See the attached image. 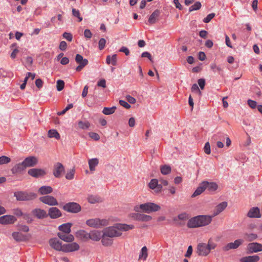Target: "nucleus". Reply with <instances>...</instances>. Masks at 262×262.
<instances>
[{
  "mask_svg": "<svg viewBox=\"0 0 262 262\" xmlns=\"http://www.w3.org/2000/svg\"><path fill=\"white\" fill-rule=\"evenodd\" d=\"M135 228L133 225L126 224H116L113 226L104 228L103 230L104 235L111 238L119 237L122 235V231H127Z\"/></svg>",
  "mask_w": 262,
  "mask_h": 262,
  "instance_id": "obj_1",
  "label": "nucleus"
},
{
  "mask_svg": "<svg viewBox=\"0 0 262 262\" xmlns=\"http://www.w3.org/2000/svg\"><path fill=\"white\" fill-rule=\"evenodd\" d=\"M14 196L17 201H28L34 200L37 197V194L34 192H28L24 191H16L14 193Z\"/></svg>",
  "mask_w": 262,
  "mask_h": 262,
  "instance_id": "obj_2",
  "label": "nucleus"
},
{
  "mask_svg": "<svg viewBox=\"0 0 262 262\" xmlns=\"http://www.w3.org/2000/svg\"><path fill=\"white\" fill-rule=\"evenodd\" d=\"M138 208L141 209L143 212L147 213L157 211L161 208L159 205L155 203L150 202L142 204L139 206V207L136 206L135 207L136 211H139Z\"/></svg>",
  "mask_w": 262,
  "mask_h": 262,
  "instance_id": "obj_3",
  "label": "nucleus"
},
{
  "mask_svg": "<svg viewBox=\"0 0 262 262\" xmlns=\"http://www.w3.org/2000/svg\"><path fill=\"white\" fill-rule=\"evenodd\" d=\"M86 224L88 226L94 228H101L108 225L109 221L106 219L95 218L88 220L86 221Z\"/></svg>",
  "mask_w": 262,
  "mask_h": 262,
  "instance_id": "obj_4",
  "label": "nucleus"
},
{
  "mask_svg": "<svg viewBox=\"0 0 262 262\" xmlns=\"http://www.w3.org/2000/svg\"><path fill=\"white\" fill-rule=\"evenodd\" d=\"M62 209L68 212L77 213L81 211V207L79 204L73 202L65 204Z\"/></svg>",
  "mask_w": 262,
  "mask_h": 262,
  "instance_id": "obj_5",
  "label": "nucleus"
},
{
  "mask_svg": "<svg viewBox=\"0 0 262 262\" xmlns=\"http://www.w3.org/2000/svg\"><path fill=\"white\" fill-rule=\"evenodd\" d=\"M75 61L76 63L78 64V66L76 68V70L77 72L80 71L89 63L88 60L83 58V57L79 54L76 55Z\"/></svg>",
  "mask_w": 262,
  "mask_h": 262,
  "instance_id": "obj_6",
  "label": "nucleus"
},
{
  "mask_svg": "<svg viewBox=\"0 0 262 262\" xmlns=\"http://www.w3.org/2000/svg\"><path fill=\"white\" fill-rule=\"evenodd\" d=\"M79 249L80 246L77 243L72 242L63 245L62 252L66 253L72 252L77 251Z\"/></svg>",
  "mask_w": 262,
  "mask_h": 262,
  "instance_id": "obj_7",
  "label": "nucleus"
},
{
  "mask_svg": "<svg viewBox=\"0 0 262 262\" xmlns=\"http://www.w3.org/2000/svg\"><path fill=\"white\" fill-rule=\"evenodd\" d=\"M247 250L248 253L261 252L262 251V244L257 242L250 243L248 244Z\"/></svg>",
  "mask_w": 262,
  "mask_h": 262,
  "instance_id": "obj_8",
  "label": "nucleus"
},
{
  "mask_svg": "<svg viewBox=\"0 0 262 262\" xmlns=\"http://www.w3.org/2000/svg\"><path fill=\"white\" fill-rule=\"evenodd\" d=\"M28 173L33 178H38L45 176L46 172L44 169L41 168H31L28 170Z\"/></svg>",
  "mask_w": 262,
  "mask_h": 262,
  "instance_id": "obj_9",
  "label": "nucleus"
},
{
  "mask_svg": "<svg viewBox=\"0 0 262 262\" xmlns=\"http://www.w3.org/2000/svg\"><path fill=\"white\" fill-rule=\"evenodd\" d=\"M26 168L35 166L38 163V159L35 156H29L23 161Z\"/></svg>",
  "mask_w": 262,
  "mask_h": 262,
  "instance_id": "obj_10",
  "label": "nucleus"
},
{
  "mask_svg": "<svg viewBox=\"0 0 262 262\" xmlns=\"http://www.w3.org/2000/svg\"><path fill=\"white\" fill-rule=\"evenodd\" d=\"M39 200L43 203L50 206H56L58 205L57 200L51 195L41 196L39 198Z\"/></svg>",
  "mask_w": 262,
  "mask_h": 262,
  "instance_id": "obj_11",
  "label": "nucleus"
},
{
  "mask_svg": "<svg viewBox=\"0 0 262 262\" xmlns=\"http://www.w3.org/2000/svg\"><path fill=\"white\" fill-rule=\"evenodd\" d=\"M64 172V167L61 163L57 162L54 164L53 173L55 178H60Z\"/></svg>",
  "mask_w": 262,
  "mask_h": 262,
  "instance_id": "obj_12",
  "label": "nucleus"
},
{
  "mask_svg": "<svg viewBox=\"0 0 262 262\" xmlns=\"http://www.w3.org/2000/svg\"><path fill=\"white\" fill-rule=\"evenodd\" d=\"M208 247L205 243H199L196 248V253L200 256H207L210 252Z\"/></svg>",
  "mask_w": 262,
  "mask_h": 262,
  "instance_id": "obj_13",
  "label": "nucleus"
},
{
  "mask_svg": "<svg viewBox=\"0 0 262 262\" xmlns=\"http://www.w3.org/2000/svg\"><path fill=\"white\" fill-rule=\"evenodd\" d=\"M16 220V218L13 215H5L0 217V224L2 225L12 224Z\"/></svg>",
  "mask_w": 262,
  "mask_h": 262,
  "instance_id": "obj_14",
  "label": "nucleus"
},
{
  "mask_svg": "<svg viewBox=\"0 0 262 262\" xmlns=\"http://www.w3.org/2000/svg\"><path fill=\"white\" fill-rule=\"evenodd\" d=\"M243 240L242 239H238L235 240L233 243H229L223 248L224 251H229L230 249H237L243 243Z\"/></svg>",
  "mask_w": 262,
  "mask_h": 262,
  "instance_id": "obj_15",
  "label": "nucleus"
},
{
  "mask_svg": "<svg viewBox=\"0 0 262 262\" xmlns=\"http://www.w3.org/2000/svg\"><path fill=\"white\" fill-rule=\"evenodd\" d=\"M52 219H56L61 216L62 213L60 210L57 207H54L49 208L48 216Z\"/></svg>",
  "mask_w": 262,
  "mask_h": 262,
  "instance_id": "obj_16",
  "label": "nucleus"
},
{
  "mask_svg": "<svg viewBox=\"0 0 262 262\" xmlns=\"http://www.w3.org/2000/svg\"><path fill=\"white\" fill-rule=\"evenodd\" d=\"M202 183L205 190L207 189L210 192H214L218 188V185L215 182H208L205 181H203Z\"/></svg>",
  "mask_w": 262,
  "mask_h": 262,
  "instance_id": "obj_17",
  "label": "nucleus"
},
{
  "mask_svg": "<svg viewBox=\"0 0 262 262\" xmlns=\"http://www.w3.org/2000/svg\"><path fill=\"white\" fill-rule=\"evenodd\" d=\"M132 217L134 220L141 222H148L152 219V217L150 215L139 213H134Z\"/></svg>",
  "mask_w": 262,
  "mask_h": 262,
  "instance_id": "obj_18",
  "label": "nucleus"
},
{
  "mask_svg": "<svg viewBox=\"0 0 262 262\" xmlns=\"http://www.w3.org/2000/svg\"><path fill=\"white\" fill-rule=\"evenodd\" d=\"M50 246L57 251H62L63 245L61 242L56 238H52L49 241Z\"/></svg>",
  "mask_w": 262,
  "mask_h": 262,
  "instance_id": "obj_19",
  "label": "nucleus"
},
{
  "mask_svg": "<svg viewBox=\"0 0 262 262\" xmlns=\"http://www.w3.org/2000/svg\"><path fill=\"white\" fill-rule=\"evenodd\" d=\"M212 216L200 215H199V223L200 226H205L209 225L212 221Z\"/></svg>",
  "mask_w": 262,
  "mask_h": 262,
  "instance_id": "obj_20",
  "label": "nucleus"
},
{
  "mask_svg": "<svg viewBox=\"0 0 262 262\" xmlns=\"http://www.w3.org/2000/svg\"><path fill=\"white\" fill-rule=\"evenodd\" d=\"M199 218V215H198L189 219L187 222V227L189 228H195L201 227Z\"/></svg>",
  "mask_w": 262,
  "mask_h": 262,
  "instance_id": "obj_21",
  "label": "nucleus"
},
{
  "mask_svg": "<svg viewBox=\"0 0 262 262\" xmlns=\"http://www.w3.org/2000/svg\"><path fill=\"white\" fill-rule=\"evenodd\" d=\"M161 12L159 10H155L149 16L148 21L150 25H153L155 24L157 21L159 19V17L160 15Z\"/></svg>",
  "mask_w": 262,
  "mask_h": 262,
  "instance_id": "obj_22",
  "label": "nucleus"
},
{
  "mask_svg": "<svg viewBox=\"0 0 262 262\" xmlns=\"http://www.w3.org/2000/svg\"><path fill=\"white\" fill-rule=\"evenodd\" d=\"M247 216L250 218H259L261 216L259 209L257 207H252L248 211Z\"/></svg>",
  "mask_w": 262,
  "mask_h": 262,
  "instance_id": "obj_23",
  "label": "nucleus"
},
{
  "mask_svg": "<svg viewBox=\"0 0 262 262\" xmlns=\"http://www.w3.org/2000/svg\"><path fill=\"white\" fill-rule=\"evenodd\" d=\"M32 213L37 219H42L48 216V214L46 211L39 208H36L32 211Z\"/></svg>",
  "mask_w": 262,
  "mask_h": 262,
  "instance_id": "obj_24",
  "label": "nucleus"
},
{
  "mask_svg": "<svg viewBox=\"0 0 262 262\" xmlns=\"http://www.w3.org/2000/svg\"><path fill=\"white\" fill-rule=\"evenodd\" d=\"M26 168L25 167L23 162L15 165L11 169V172L13 174H16L23 172Z\"/></svg>",
  "mask_w": 262,
  "mask_h": 262,
  "instance_id": "obj_25",
  "label": "nucleus"
},
{
  "mask_svg": "<svg viewBox=\"0 0 262 262\" xmlns=\"http://www.w3.org/2000/svg\"><path fill=\"white\" fill-rule=\"evenodd\" d=\"M76 235L77 238L83 242L89 240V233L84 230H80L76 232Z\"/></svg>",
  "mask_w": 262,
  "mask_h": 262,
  "instance_id": "obj_26",
  "label": "nucleus"
},
{
  "mask_svg": "<svg viewBox=\"0 0 262 262\" xmlns=\"http://www.w3.org/2000/svg\"><path fill=\"white\" fill-rule=\"evenodd\" d=\"M227 206V202H223L217 205L215 207V210L214 211L213 213L212 217L215 216L219 214H220L221 212H222L223 210H225V209Z\"/></svg>",
  "mask_w": 262,
  "mask_h": 262,
  "instance_id": "obj_27",
  "label": "nucleus"
},
{
  "mask_svg": "<svg viewBox=\"0 0 262 262\" xmlns=\"http://www.w3.org/2000/svg\"><path fill=\"white\" fill-rule=\"evenodd\" d=\"M101 232L98 230H93L89 233V239L94 241H99L101 238Z\"/></svg>",
  "mask_w": 262,
  "mask_h": 262,
  "instance_id": "obj_28",
  "label": "nucleus"
},
{
  "mask_svg": "<svg viewBox=\"0 0 262 262\" xmlns=\"http://www.w3.org/2000/svg\"><path fill=\"white\" fill-rule=\"evenodd\" d=\"M259 256L255 255L243 257L240 259L241 262H257L259 260Z\"/></svg>",
  "mask_w": 262,
  "mask_h": 262,
  "instance_id": "obj_29",
  "label": "nucleus"
},
{
  "mask_svg": "<svg viewBox=\"0 0 262 262\" xmlns=\"http://www.w3.org/2000/svg\"><path fill=\"white\" fill-rule=\"evenodd\" d=\"M64 233H58V236L62 241L67 243H70L74 241V237L72 234H67Z\"/></svg>",
  "mask_w": 262,
  "mask_h": 262,
  "instance_id": "obj_30",
  "label": "nucleus"
},
{
  "mask_svg": "<svg viewBox=\"0 0 262 262\" xmlns=\"http://www.w3.org/2000/svg\"><path fill=\"white\" fill-rule=\"evenodd\" d=\"M53 191V188L50 186H42L38 189V192L41 195L48 194Z\"/></svg>",
  "mask_w": 262,
  "mask_h": 262,
  "instance_id": "obj_31",
  "label": "nucleus"
},
{
  "mask_svg": "<svg viewBox=\"0 0 262 262\" xmlns=\"http://www.w3.org/2000/svg\"><path fill=\"white\" fill-rule=\"evenodd\" d=\"M72 224L70 223L63 224L58 227L59 230L64 233H70L71 232V227Z\"/></svg>",
  "mask_w": 262,
  "mask_h": 262,
  "instance_id": "obj_32",
  "label": "nucleus"
},
{
  "mask_svg": "<svg viewBox=\"0 0 262 262\" xmlns=\"http://www.w3.org/2000/svg\"><path fill=\"white\" fill-rule=\"evenodd\" d=\"M101 243L104 246H110L113 244V241L111 237L104 235L103 233V235H101Z\"/></svg>",
  "mask_w": 262,
  "mask_h": 262,
  "instance_id": "obj_33",
  "label": "nucleus"
},
{
  "mask_svg": "<svg viewBox=\"0 0 262 262\" xmlns=\"http://www.w3.org/2000/svg\"><path fill=\"white\" fill-rule=\"evenodd\" d=\"M13 238L17 242H22L26 240V236L21 233L14 232L12 233Z\"/></svg>",
  "mask_w": 262,
  "mask_h": 262,
  "instance_id": "obj_34",
  "label": "nucleus"
},
{
  "mask_svg": "<svg viewBox=\"0 0 262 262\" xmlns=\"http://www.w3.org/2000/svg\"><path fill=\"white\" fill-rule=\"evenodd\" d=\"M99 160L97 158H93L89 161V168L91 171L95 170V167L98 165Z\"/></svg>",
  "mask_w": 262,
  "mask_h": 262,
  "instance_id": "obj_35",
  "label": "nucleus"
},
{
  "mask_svg": "<svg viewBox=\"0 0 262 262\" xmlns=\"http://www.w3.org/2000/svg\"><path fill=\"white\" fill-rule=\"evenodd\" d=\"M88 202L91 204H95L102 202L101 198L98 195H91L88 198Z\"/></svg>",
  "mask_w": 262,
  "mask_h": 262,
  "instance_id": "obj_36",
  "label": "nucleus"
},
{
  "mask_svg": "<svg viewBox=\"0 0 262 262\" xmlns=\"http://www.w3.org/2000/svg\"><path fill=\"white\" fill-rule=\"evenodd\" d=\"M203 185V184L202 182H201L199 184V186L194 191L193 193L192 194V195H191L192 198L196 197V196L201 194L203 191H204L205 190Z\"/></svg>",
  "mask_w": 262,
  "mask_h": 262,
  "instance_id": "obj_37",
  "label": "nucleus"
},
{
  "mask_svg": "<svg viewBox=\"0 0 262 262\" xmlns=\"http://www.w3.org/2000/svg\"><path fill=\"white\" fill-rule=\"evenodd\" d=\"M148 256L147 248L146 246L142 248L141 252L139 254V259H143L146 260Z\"/></svg>",
  "mask_w": 262,
  "mask_h": 262,
  "instance_id": "obj_38",
  "label": "nucleus"
},
{
  "mask_svg": "<svg viewBox=\"0 0 262 262\" xmlns=\"http://www.w3.org/2000/svg\"><path fill=\"white\" fill-rule=\"evenodd\" d=\"M48 137L50 138H55L58 140L60 139V135L56 129H50L48 132Z\"/></svg>",
  "mask_w": 262,
  "mask_h": 262,
  "instance_id": "obj_39",
  "label": "nucleus"
},
{
  "mask_svg": "<svg viewBox=\"0 0 262 262\" xmlns=\"http://www.w3.org/2000/svg\"><path fill=\"white\" fill-rule=\"evenodd\" d=\"M246 239L247 241L252 242L256 240L258 238V235L254 233H246L245 234Z\"/></svg>",
  "mask_w": 262,
  "mask_h": 262,
  "instance_id": "obj_40",
  "label": "nucleus"
},
{
  "mask_svg": "<svg viewBox=\"0 0 262 262\" xmlns=\"http://www.w3.org/2000/svg\"><path fill=\"white\" fill-rule=\"evenodd\" d=\"M116 110V107L115 106H112L111 107H104V108L102 111V113L104 115H109L113 114L115 112Z\"/></svg>",
  "mask_w": 262,
  "mask_h": 262,
  "instance_id": "obj_41",
  "label": "nucleus"
},
{
  "mask_svg": "<svg viewBox=\"0 0 262 262\" xmlns=\"http://www.w3.org/2000/svg\"><path fill=\"white\" fill-rule=\"evenodd\" d=\"M171 167L167 165H163L161 167V172L163 174H168L171 172Z\"/></svg>",
  "mask_w": 262,
  "mask_h": 262,
  "instance_id": "obj_42",
  "label": "nucleus"
},
{
  "mask_svg": "<svg viewBox=\"0 0 262 262\" xmlns=\"http://www.w3.org/2000/svg\"><path fill=\"white\" fill-rule=\"evenodd\" d=\"M78 127L81 129H85L90 126V123L88 121L83 122L79 121L78 123Z\"/></svg>",
  "mask_w": 262,
  "mask_h": 262,
  "instance_id": "obj_43",
  "label": "nucleus"
},
{
  "mask_svg": "<svg viewBox=\"0 0 262 262\" xmlns=\"http://www.w3.org/2000/svg\"><path fill=\"white\" fill-rule=\"evenodd\" d=\"M201 4L200 2H196L189 7V12H191L194 10H198L201 8Z\"/></svg>",
  "mask_w": 262,
  "mask_h": 262,
  "instance_id": "obj_44",
  "label": "nucleus"
},
{
  "mask_svg": "<svg viewBox=\"0 0 262 262\" xmlns=\"http://www.w3.org/2000/svg\"><path fill=\"white\" fill-rule=\"evenodd\" d=\"M206 245L210 252L211 250L214 249L217 246L216 244L213 242L211 239L208 240V243Z\"/></svg>",
  "mask_w": 262,
  "mask_h": 262,
  "instance_id": "obj_45",
  "label": "nucleus"
},
{
  "mask_svg": "<svg viewBox=\"0 0 262 262\" xmlns=\"http://www.w3.org/2000/svg\"><path fill=\"white\" fill-rule=\"evenodd\" d=\"M11 161V159L6 156L0 157V165L8 164Z\"/></svg>",
  "mask_w": 262,
  "mask_h": 262,
  "instance_id": "obj_46",
  "label": "nucleus"
},
{
  "mask_svg": "<svg viewBox=\"0 0 262 262\" xmlns=\"http://www.w3.org/2000/svg\"><path fill=\"white\" fill-rule=\"evenodd\" d=\"M72 14L74 17H77L78 19L79 22H80L82 20V17L80 16V12L78 10H76L75 8H73Z\"/></svg>",
  "mask_w": 262,
  "mask_h": 262,
  "instance_id": "obj_47",
  "label": "nucleus"
},
{
  "mask_svg": "<svg viewBox=\"0 0 262 262\" xmlns=\"http://www.w3.org/2000/svg\"><path fill=\"white\" fill-rule=\"evenodd\" d=\"M64 86V82L62 80H58L57 81L56 88L58 91H62Z\"/></svg>",
  "mask_w": 262,
  "mask_h": 262,
  "instance_id": "obj_48",
  "label": "nucleus"
},
{
  "mask_svg": "<svg viewBox=\"0 0 262 262\" xmlns=\"http://www.w3.org/2000/svg\"><path fill=\"white\" fill-rule=\"evenodd\" d=\"M158 180L156 179H152L149 183V187L151 189H155L158 186Z\"/></svg>",
  "mask_w": 262,
  "mask_h": 262,
  "instance_id": "obj_49",
  "label": "nucleus"
},
{
  "mask_svg": "<svg viewBox=\"0 0 262 262\" xmlns=\"http://www.w3.org/2000/svg\"><path fill=\"white\" fill-rule=\"evenodd\" d=\"M74 174L75 170L73 168L67 173L66 175V178L67 180H72L74 177Z\"/></svg>",
  "mask_w": 262,
  "mask_h": 262,
  "instance_id": "obj_50",
  "label": "nucleus"
},
{
  "mask_svg": "<svg viewBox=\"0 0 262 262\" xmlns=\"http://www.w3.org/2000/svg\"><path fill=\"white\" fill-rule=\"evenodd\" d=\"M106 43V40L104 38H101L98 42V47L99 50H103L105 46Z\"/></svg>",
  "mask_w": 262,
  "mask_h": 262,
  "instance_id": "obj_51",
  "label": "nucleus"
},
{
  "mask_svg": "<svg viewBox=\"0 0 262 262\" xmlns=\"http://www.w3.org/2000/svg\"><path fill=\"white\" fill-rule=\"evenodd\" d=\"M215 16V13H211L207 15V16L204 18L203 22L205 23H209L211 20Z\"/></svg>",
  "mask_w": 262,
  "mask_h": 262,
  "instance_id": "obj_52",
  "label": "nucleus"
},
{
  "mask_svg": "<svg viewBox=\"0 0 262 262\" xmlns=\"http://www.w3.org/2000/svg\"><path fill=\"white\" fill-rule=\"evenodd\" d=\"M247 103L248 105L251 108H255L257 105V102L255 101L249 99L247 101Z\"/></svg>",
  "mask_w": 262,
  "mask_h": 262,
  "instance_id": "obj_53",
  "label": "nucleus"
},
{
  "mask_svg": "<svg viewBox=\"0 0 262 262\" xmlns=\"http://www.w3.org/2000/svg\"><path fill=\"white\" fill-rule=\"evenodd\" d=\"M210 68L214 72H218L220 73L222 70V69L217 66L215 63H212L210 64Z\"/></svg>",
  "mask_w": 262,
  "mask_h": 262,
  "instance_id": "obj_54",
  "label": "nucleus"
},
{
  "mask_svg": "<svg viewBox=\"0 0 262 262\" xmlns=\"http://www.w3.org/2000/svg\"><path fill=\"white\" fill-rule=\"evenodd\" d=\"M204 150L205 154L207 155H209L211 152L210 150V145L208 142H206L205 144V146L204 147Z\"/></svg>",
  "mask_w": 262,
  "mask_h": 262,
  "instance_id": "obj_55",
  "label": "nucleus"
},
{
  "mask_svg": "<svg viewBox=\"0 0 262 262\" xmlns=\"http://www.w3.org/2000/svg\"><path fill=\"white\" fill-rule=\"evenodd\" d=\"M89 136L93 139L95 140V141H98L100 139V136L99 135L94 132H91L89 134Z\"/></svg>",
  "mask_w": 262,
  "mask_h": 262,
  "instance_id": "obj_56",
  "label": "nucleus"
},
{
  "mask_svg": "<svg viewBox=\"0 0 262 262\" xmlns=\"http://www.w3.org/2000/svg\"><path fill=\"white\" fill-rule=\"evenodd\" d=\"M63 38L66 39L69 41H71L73 39V36L71 33L64 32L62 35Z\"/></svg>",
  "mask_w": 262,
  "mask_h": 262,
  "instance_id": "obj_57",
  "label": "nucleus"
},
{
  "mask_svg": "<svg viewBox=\"0 0 262 262\" xmlns=\"http://www.w3.org/2000/svg\"><path fill=\"white\" fill-rule=\"evenodd\" d=\"M119 104L120 105L123 106L125 108L129 109V108H130V105L126 101L124 100H119Z\"/></svg>",
  "mask_w": 262,
  "mask_h": 262,
  "instance_id": "obj_58",
  "label": "nucleus"
},
{
  "mask_svg": "<svg viewBox=\"0 0 262 262\" xmlns=\"http://www.w3.org/2000/svg\"><path fill=\"white\" fill-rule=\"evenodd\" d=\"M92 33L89 29H85L84 31V36L86 38H91L92 37Z\"/></svg>",
  "mask_w": 262,
  "mask_h": 262,
  "instance_id": "obj_59",
  "label": "nucleus"
},
{
  "mask_svg": "<svg viewBox=\"0 0 262 262\" xmlns=\"http://www.w3.org/2000/svg\"><path fill=\"white\" fill-rule=\"evenodd\" d=\"M178 219L182 221H185L188 219V214L186 213H183L178 215Z\"/></svg>",
  "mask_w": 262,
  "mask_h": 262,
  "instance_id": "obj_60",
  "label": "nucleus"
},
{
  "mask_svg": "<svg viewBox=\"0 0 262 262\" xmlns=\"http://www.w3.org/2000/svg\"><path fill=\"white\" fill-rule=\"evenodd\" d=\"M126 100L130 104H134L136 102V99L130 95H127L126 97Z\"/></svg>",
  "mask_w": 262,
  "mask_h": 262,
  "instance_id": "obj_61",
  "label": "nucleus"
},
{
  "mask_svg": "<svg viewBox=\"0 0 262 262\" xmlns=\"http://www.w3.org/2000/svg\"><path fill=\"white\" fill-rule=\"evenodd\" d=\"M97 85L103 88H106V81L104 79H101L97 83Z\"/></svg>",
  "mask_w": 262,
  "mask_h": 262,
  "instance_id": "obj_62",
  "label": "nucleus"
},
{
  "mask_svg": "<svg viewBox=\"0 0 262 262\" xmlns=\"http://www.w3.org/2000/svg\"><path fill=\"white\" fill-rule=\"evenodd\" d=\"M198 84L202 90H203L205 84V80L204 79L201 78L198 81Z\"/></svg>",
  "mask_w": 262,
  "mask_h": 262,
  "instance_id": "obj_63",
  "label": "nucleus"
},
{
  "mask_svg": "<svg viewBox=\"0 0 262 262\" xmlns=\"http://www.w3.org/2000/svg\"><path fill=\"white\" fill-rule=\"evenodd\" d=\"M67 47V42L64 41H62L60 42L59 45V49L61 51H65Z\"/></svg>",
  "mask_w": 262,
  "mask_h": 262,
  "instance_id": "obj_64",
  "label": "nucleus"
}]
</instances>
